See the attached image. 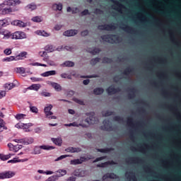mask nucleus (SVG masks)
<instances>
[{"mask_svg":"<svg viewBox=\"0 0 181 181\" xmlns=\"http://www.w3.org/2000/svg\"><path fill=\"white\" fill-rule=\"evenodd\" d=\"M3 35V39H13L15 40L26 39V33L22 31H16L13 33L8 30H4L1 33Z\"/></svg>","mask_w":181,"mask_h":181,"instance_id":"nucleus-1","label":"nucleus"},{"mask_svg":"<svg viewBox=\"0 0 181 181\" xmlns=\"http://www.w3.org/2000/svg\"><path fill=\"white\" fill-rule=\"evenodd\" d=\"M42 149L44 151H52V149H54V148L47 145L36 146L34 147L33 155H40V153H42Z\"/></svg>","mask_w":181,"mask_h":181,"instance_id":"nucleus-2","label":"nucleus"},{"mask_svg":"<svg viewBox=\"0 0 181 181\" xmlns=\"http://www.w3.org/2000/svg\"><path fill=\"white\" fill-rule=\"evenodd\" d=\"M52 108H53V105H48L45 107L44 112L46 115V117L49 118V119H56L57 117L53 115V113L52 112Z\"/></svg>","mask_w":181,"mask_h":181,"instance_id":"nucleus-3","label":"nucleus"},{"mask_svg":"<svg viewBox=\"0 0 181 181\" xmlns=\"http://www.w3.org/2000/svg\"><path fill=\"white\" fill-rule=\"evenodd\" d=\"M22 1L21 0H5L1 5V8H4L5 6H16V5H21Z\"/></svg>","mask_w":181,"mask_h":181,"instance_id":"nucleus-4","label":"nucleus"},{"mask_svg":"<svg viewBox=\"0 0 181 181\" xmlns=\"http://www.w3.org/2000/svg\"><path fill=\"white\" fill-rule=\"evenodd\" d=\"M16 175V173L13 171H6L4 173H0V179L4 180V179H11L13 177Z\"/></svg>","mask_w":181,"mask_h":181,"instance_id":"nucleus-5","label":"nucleus"},{"mask_svg":"<svg viewBox=\"0 0 181 181\" xmlns=\"http://www.w3.org/2000/svg\"><path fill=\"white\" fill-rule=\"evenodd\" d=\"M13 26H17L18 28H26L28 23H25L21 20H14L11 22Z\"/></svg>","mask_w":181,"mask_h":181,"instance_id":"nucleus-6","label":"nucleus"},{"mask_svg":"<svg viewBox=\"0 0 181 181\" xmlns=\"http://www.w3.org/2000/svg\"><path fill=\"white\" fill-rule=\"evenodd\" d=\"M98 29H100V30H115V29H117V27L112 24L103 25H99Z\"/></svg>","mask_w":181,"mask_h":181,"instance_id":"nucleus-7","label":"nucleus"},{"mask_svg":"<svg viewBox=\"0 0 181 181\" xmlns=\"http://www.w3.org/2000/svg\"><path fill=\"white\" fill-rule=\"evenodd\" d=\"M115 35H103L102 36V39L104 42H107L108 43H116L114 39H115Z\"/></svg>","mask_w":181,"mask_h":181,"instance_id":"nucleus-8","label":"nucleus"},{"mask_svg":"<svg viewBox=\"0 0 181 181\" xmlns=\"http://www.w3.org/2000/svg\"><path fill=\"white\" fill-rule=\"evenodd\" d=\"M12 12H15V10H13L12 8H4L0 9V15H8L9 13H12Z\"/></svg>","mask_w":181,"mask_h":181,"instance_id":"nucleus-9","label":"nucleus"},{"mask_svg":"<svg viewBox=\"0 0 181 181\" xmlns=\"http://www.w3.org/2000/svg\"><path fill=\"white\" fill-rule=\"evenodd\" d=\"M83 162H86V158L82 157L81 158L71 160L70 163L71 165H81Z\"/></svg>","mask_w":181,"mask_h":181,"instance_id":"nucleus-10","label":"nucleus"},{"mask_svg":"<svg viewBox=\"0 0 181 181\" xmlns=\"http://www.w3.org/2000/svg\"><path fill=\"white\" fill-rule=\"evenodd\" d=\"M77 33H78V30H69L64 33V36H67V37L75 36V35H77Z\"/></svg>","mask_w":181,"mask_h":181,"instance_id":"nucleus-11","label":"nucleus"},{"mask_svg":"<svg viewBox=\"0 0 181 181\" xmlns=\"http://www.w3.org/2000/svg\"><path fill=\"white\" fill-rule=\"evenodd\" d=\"M48 84L52 86V87H53L56 91H62V86H60V84L52 81H49Z\"/></svg>","mask_w":181,"mask_h":181,"instance_id":"nucleus-12","label":"nucleus"},{"mask_svg":"<svg viewBox=\"0 0 181 181\" xmlns=\"http://www.w3.org/2000/svg\"><path fill=\"white\" fill-rule=\"evenodd\" d=\"M29 158L19 159L18 158H14L12 160H9L8 163H19L21 162H28Z\"/></svg>","mask_w":181,"mask_h":181,"instance_id":"nucleus-13","label":"nucleus"},{"mask_svg":"<svg viewBox=\"0 0 181 181\" xmlns=\"http://www.w3.org/2000/svg\"><path fill=\"white\" fill-rule=\"evenodd\" d=\"M51 141L57 146H62V144H63V140L60 137L52 138Z\"/></svg>","mask_w":181,"mask_h":181,"instance_id":"nucleus-14","label":"nucleus"},{"mask_svg":"<svg viewBox=\"0 0 181 181\" xmlns=\"http://www.w3.org/2000/svg\"><path fill=\"white\" fill-rule=\"evenodd\" d=\"M66 152H69L71 153H78L81 152V148H74V147H69L65 149Z\"/></svg>","mask_w":181,"mask_h":181,"instance_id":"nucleus-15","label":"nucleus"},{"mask_svg":"<svg viewBox=\"0 0 181 181\" xmlns=\"http://www.w3.org/2000/svg\"><path fill=\"white\" fill-rule=\"evenodd\" d=\"M35 140L32 137H28L23 139V145H30L33 144Z\"/></svg>","mask_w":181,"mask_h":181,"instance_id":"nucleus-16","label":"nucleus"},{"mask_svg":"<svg viewBox=\"0 0 181 181\" xmlns=\"http://www.w3.org/2000/svg\"><path fill=\"white\" fill-rule=\"evenodd\" d=\"M57 72L54 70L52 71H47L42 74H41L42 77H49L50 76H56Z\"/></svg>","mask_w":181,"mask_h":181,"instance_id":"nucleus-17","label":"nucleus"},{"mask_svg":"<svg viewBox=\"0 0 181 181\" xmlns=\"http://www.w3.org/2000/svg\"><path fill=\"white\" fill-rule=\"evenodd\" d=\"M119 91V89H117L115 88V87L114 86H110L107 89V94H109L110 95H112V94H115V93H118Z\"/></svg>","mask_w":181,"mask_h":181,"instance_id":"nucleus-18","label":"nucleus"},{"mask_svg":"<svg viewBox=\"0 0 181 181\" xmlns=\"http://www.w3.org/2000/svg\"><path fill=\"white\" fill-rule=\"evenodd\" d=\"M103 124L104 126L102 127L103 129H105V131H110L111 129V123L110 122V120H104Z\"/></svg>","mask_w":181,"mask_h":181,"instance_id":"nucleus-19","label":"nucleus"},{"mask_svg":"<svg viewBox=\"0 0 181 181\" xmlns=\"http://www.w3.org/2000/svg\"><path fill=\"white\" fill-rule=\"evenodd\" d=\"M74 175L75 176H78L79 177H84V176H86V170H76Z\"/></svg>","mask_w":181,"mask_h":181,"instance_id":"nucleus-20","label":"nucleus"},{"mask_svg":"<svg viewBox=\"0 0 181 181\" xmlns=\"http://www.w3.org/2000/svg\"><path fill=\"white\" fill-rule=\"evenodd\" d=\"M9 23H11V21L9 20V18L0 20V26H2V28L8 26Z\"/></svg>","mask_w":181,"mask_h":181,"instance_id":"nucleus-21","label":"nucleus"},{"mask_svg":"<svg viewBox=\"0 0 181 181\" xmlns=\"http://www.w3.org/2000/svg\"><path fill=\"white\" fill-rule=\"evenodd\" d=\"M28 54V52H22L20 54H18V55H16V61L18 60H23V59L25 57H26V55Z\"/></svg>","mask_w":181,"mask_h":181,"instance_id":"nucleus-22","label":"nucleus"},{"mask_svg":"<svg viewBox=\"0 0 181 181\" xmlns=\"http://www.w3.org/2000/svg\"><path fill=\"white\" fill-rule=\"evenodd\" d=\"M39 56H40V57H43L42 60L44 62H47V60H49V57L47 56V52L46 51L40 52Z\"/></svg>","mask_w":181,"mask_h":181,"instance_id":"nucleus-23","label":"nucleus"},{"mask_svg":"<svg viewBox=\"0 0 181 181\" xmlns=\"http://www.w3.org/2000/svg\"><path fill=\"white\" fill-rule=\"evenodd\" d=\"M30 127H33V124L32 123H28V124H24L23 123V129H24L25 132H30Z\"/></svg>","mask_w":181,"mask_h":181,"instance_id":"nucleus-24","label":"nucleus"},{"mask_svg":"<svg viewBox=\"0 0 181 181\" xmlns=\"http://www.w3.org/2000/svg\"><path fill=\"white\" fill-rule=\"evenodd\" d=\"M40 84H33L31 86H30L27 90H34V91H39V90L40 89Z\"/></svg>","mask_w":181,"mask_h":181,"instance_id":"nucleus-25","label":"nucleus"},{"mask_svg":"<svg viewBox=\"0 0 181 181\" xmlns=\"http://www.w3.org/2000/svg\"><path fill=\"white\" fill-rule=\"evenodd\" d=\"M85 122L89 124H97V120H95V117L93 115L90 118L86 119Z\"/></svg>","mask_w":181,"mask_h":181,"instance_id":"nucleus-26","label":"nucleus"},{"mask_svg":"<svg viewBox=\"0 0 181 181\" xmlns=\"http://www.w3.org/2000/svg\"><path fill=\"white\" fill-rule=\"evenodd\" d=\"M36 33L37 35H39L40 36H44L45 37H49V36H50V33L45 30H37Z\"/></svg>","mask_w":181,"mask_h":181,"instance_id":"nucleus-27","label":"nucleus"},{"mask_svg":"<svg viewBox=\"0 0 181 181\" xmlns=\"http://www.w3.org/2000/svg\"><path fill=\"white\" fill-rule=\"evenodd\" d=\"M125 176L127 179V180H136L135 175L132 173H126Z\"/></svg>","mask_w":181,"mask_h":181,"instance_id":"nucleus-28","label":"nucleus"},{"mask_svg":"<svg viewBox=\"0 0 181 181\" xmlns=\"http://www.w3.org/2000/svg\"><path fill=\"white\" fill-rule=\"evenodd\" d=\"M14 71L20 74H25V73H26V69L23 67H17L14 69Z\"/></svg>","mask_w":181,"mask_h":181,"instance_id":"nucleus-29","label":"nucleus"},{"mask_svg":"<svg viewBox=\"0 0 181 181\" xmlns=\"http://www.w3.org/2000/svg\"><path fill=\"white\" fill-rule=\"evenodd\" d=\"M29 104V108H30V111L31 112H33L34 114H37V112H39V109H37L35 106L32 105V103H28Z\"/></svg>","mask_w":181,"mask_h":181,"instance_id":"nucleus-30","label":"nucleus"},{"mask_svg":"<svg viewBox=\"0 0 181 181\" xmlns=\"http://www.w3.org/2000/svg\"><path fill=\"white\" fill-rule=\"evenodd\" d=\"M16 86L15 85V83H6L4 84V88L5 90H12V88H15Z\"/></svg>","mask_w":181,"mask_h":181,"instance_id":"nucleus-31","label":"nucleus"},{"mask_svg":"<svg viewBox=\"0 0 181 181\" xmlns=\"http://www.w3.org/2000/svg\"><path fill=\"white\" fill-rule=\"evenodd\" d=\"M52 9L54 11H62L63 9V5L62 4H55L52 6Z\"/></svg>","mask_w":181,"mask_h":181,"instance_id":"nucleus-32","label":"nucleus"},{"mask_svg":"<svg viewBox=\"0 0 181 181\" xmlns=\"http://www.w3.org/2000/svg\"><path fill=\"white\" fill-rule=\"evenodd\" d=\"M65 127H86L81 124H78L76 122H74L72 123H69V124H64Z\"/></svg>","mask_w":181,"mask_h":181,"instance_id":"nucleus-33","label":"nucleus"},{"mask_svg":"<svg viewBox=\"0 0 181 181\" xmlns=\"http://www.w3.org/2000/svg\"><path fill=\"white\" fill-rule=\"evenodd\" d=\"M14 154H8L4 155L0 153V159L1 160H8V159L11 158V156H13Z\"/></svg>","mask_w":181,"mask_h":181,"instance_id":"nucleus-34","label":"nucleus"},{"mask_svg":"<svg viewBox=\"0 0 181 181\" xmlns=\"http://www.w3.org/2000/svg\"><path fill=\"white\" fill-rule=\"evenodd\" d=\"M107 177H109L110 179H117V175L114 173L106 174L103 177V180H105Z\"/></svg>","mask_w":181,"mask_h":181,"instance_id":"nucleus-35","label":"nucleus"},{"mask_svg":"<svg viewBox=\"0 0 181 181\" xmlns=\"http://www.w3.org/2000/svg\"><path fill=\"white\" fill-rule=\"evenodd\" d=\"M64 67H73L74 66V62L71 61H66L62 64Z\"/></svg>","mask_w":181,"mask_h":181,"instance_id":"nucleus-36","label":"nucleus"},{"mask_svg":"<svg viewBox=\"0 0 181 181\" xmlns=\"http://www.w3.org/2000/svg\"><path fill=\"white\" fill-rule=\"evenodd\" d=\"M88 52H89V53H91V54H97L100 53V49L90 48L88 49Z\"/></svg>","mask_w":181,"mask_h":181,"instance_id":"nucleus-37","label":"nucleus"},{"mask_svg":"<svg viewBox=\"0 0 181 181\" xmlns=\"http://www.w3.org/2000/svg\"><path fill=\"white\" fill-rule=\"evenodd\" d=\"M31 21L39 23L43 21V18L42 16H35L31 18Z\"/></svg>","mask_w":181,"mask_h":181,"instance_id":"nucleus-38","label":"nucleus"},{"mask_svg":"<svg viewBox=\"0 0 181 181\" xmlns=\"http://www.w3.org/2000/svg\"><path fill=\"white\" fill-rule=\"evenodd\" d=\"M37 173H40V175H53V171L38 170Z\"/></svg>","mask_w":181,"mask_h":181,"instance_id":"nucleus-39","label":"nucleus"},{"mask_svg":"<svg viewBox=\"0 0 181 181\" xmlns=\"http://www.w3.org/2000/svg\"><path fill=\"white\" fill-rule=\"evenodd\" d=\"M93 93L96 95H100V94H103V93H104V89H103L102 88H98L93 90Z\"/></svg>","mask_w":181,"mask_h":181,"instance_id":"nucleus-40","label":"nucleus"},{"mask_svg":"<svg viewBox=\"0 0 181 181\" xmlns=\"http://www.w3.org/2000/svg\"><path fill=\"white\" fill-rule=\"evenodd\" d=\"M15 118H16V119H18V120L25 119V118H26V115L25 114H22V113L17 114L15 116Z\"/></svg>","mask_w":181,"mask_h":181,"instance_id":"nucleus-41","label":"nucleus"},{"mask_svg":"<svg viewBox=\"0 0 181 181\" xmlns=\"http://www.w3.org/2000/svg\"><path fill=\"white\" fill-rule=\"evenodd\" d=\"M27 9H29L30 11H35V9H36L37 8V6H36V4L32 3L30 4H28L26 6Z\"/></svg>","mask_w":181,"mask_h":181,"instance_id":"nucleus-42","label":"nucleus"},{"mask_svg":"<svg viewBox=\"0 0 181 181\" xmlns=\"http://www.w3.org/2000/svg\"><path fill=\"white\" fill-rule=\"evenodd\" d=\"M45 50L51 53L52 52H54L56 48L53 45H47L45 47Z\"/></svg>","mask_w":181,"mask_h":181,"instance_id":"nucleus-43","label":"nucleus"},{"mask_svg":"<svg viewBox=\"0 0 181 181\" xmlns=\"http://www.w3.org/2000/svg\"><path fill=\"white\" fill-rule=\"evenodd\" d=\"M57 172V173H59V175H57L58 177H62V176L67 175V171L66 170H59Z\"/></svg>","mask_w":181,"mask_h":181,"instance_id":"nucleus-44","label":"nucleus"},{"mask_svg":"<svg viewBox=\"0 0 181 181\" xmlns=\"http://www.w3.org/2000/svg\"><path fill=\"white\" fill-rule=\"evenodd\" d=\"M16 61L15 56H11L3 59V62H13Z\"/></svg>","mask_w":181,"mask_h":181,"instance_id":"nucleus-45","label":"nucleus"},{"mask_svg":"<svg viewBox=\"0 0 181 181\" xmlns=\"http://www.w3.org/2000/svg\"><path fill=\"white\" fill-rule=\"evenodd\" d=\"M4 53L6 56H9L10 54H12V49L6 48V49H4Z\"/></svg>","mask_w":181,"mask_h":181,"instance_id":"nucleus-46","label":"nucleus"},{"mask_svg":"<svg viewBox=\"0 0 181 181\" xmlns=\"http://www.w3.org/2000/svg\"><path fill=\"white\" fill-rule=\"evenodd\" d=\"M69 155H62L59 157H58L57 159H55V162H59V160H62V159H65V158H69Z\"/></svg>","mask_w":181,"mask_h":181,"instance_id":"nucleus-47","label":"nucleus"},{"mask_svg":"<svg viewBox=\"0 0 181 181\" xmlns=\"http://www.w3.org/2000/svg\"><path fill=\"white\" fill-rule=\"evenodd\" d=\"M47 64H49V66H52L53 67H56L57 66V64H56L54 61L52 60H47Z\"/></svg>","mask_w":181,"mask_h":181,"instance_id":"nucleus-48","label":"nucleus"},{"mask_svg":"<svg viewBox=\"0 0 181 181\" xmlns=\"http://www.w3.org/2000/svg\"><path fill=\"white\" fill-rule=\"evenodd\" d=\"M19 149H22V146H14V147H13V152H18V151H19Z\"/></svg>","mask_w":181,"mask_h":181,"instance_id":"nucleus-49","label":"nucleus"},{"mask_svg":"<svg viewBox=\"0 0 181 181\" xmlns=\"http://www.w3.org/2000/svg\"><path fill=\"white\" fill-rule=\"evenodd\" d=\"M98 62H100V59L99 58H95V59H91V64H97V63H98Z\"/></svg>","mask_w":181,"mask_h":181,"instance_id":"nucleus-50","label":"nucleus"},{"mask_svg":"<svg viewBox=\"0 0 181 181\" xmlns=\"http://www.w3.org/2000/svg\"><path fill=\"white\" fill-rule=\"evenodd\" d=\"M74 101H75V103H77L78 104H80L81 105H83L84 104V102L83 100L78 98H74Z\"/></svg>","mask_w":181,"mask_h":181,"instance_id":"nucleus-51","label":"nucleus"},{"mask_svg":"<svg viewBox=\"0 0 181 181\" xmlns=\"http://www.w3.org/2000/svg\"><path fill=\"white\" fill-rule=\"evenodd\" d=\"M15 127L18 129H23V123H18V124H16Z\"/></svg>","mask_w":181,"mask_h":181,"instance_id":"nucleus-52","label":"nucleus"},{"mask_svg":"<svg viewBox=\"0 0 181 181\" xmlns=\"http://www.w3.org/2000/svg\"><path fill=\"white\" fill-rule=\"evenodd\" d=\"M13 141L17 144H23V139H14Z\"/></svg>","mask_w":181,"mask_h":181,"instance_id":"nucleus-53","label":"nucleus"},{"mask_svg":"<svg viewBox=\"0 0 181 181\" xmlns=\"http://www.w3.org/2000/svg\"><path fill=\"white\" fill-rule=\"evenodd\" d=\"M41 95L42 97H50V93L49 92H42Z\"/></svg>","mask_w":181,"mask_h":181,"instance_id":"nucleus-54","label":"nucleus"},{"mask_svg":"<svg viewBox=\"0 0 181 181\" xmlns=\"http://www.w3.org/2000/svg\"><path fill=\"white\" fill-rule=\"evenodd\" d=\"M103 117H110V115H112V112L107 111V112L103 113Z\"/></svg>","mask_w":181,"mask_h":181,"instance_id":"nucleus-55","label":"nucleus"},{"mask_svg":"<svg viewBox=\"0 0 181 181\" xmlns=\"http://www.w3.org/2000/svg\"><path fill=\"white\" fill-rule=\"evenodd\" d=\"M5 95H6V92L5 90H1L0 92V100H1V98H4V97H5Z\"/></svg>","mask_w":181,"mask_h":181,"instance_id":"nucleus-56","label":"nucleus"},{"mask_svg":"<svg viewBox=\"0 0 181 181\" xmlns=\"http://www.w3.org/2000/svg\"><path fill=\"white\" fill-rule=\"evenodd\" d=\"M62 25H56L54 27V30H60V29H62Z\"/></svg>","mask_w":181,"mask_h":181,"instance_id":"nucleus-57","label":"nucleus"},{"mask_svg":"<svg viewBox=\"0 0 181 181\" xmlns=\"http://www.w3.org/2000/svg\"><path fill=\"white\" fill-rule=\"evenodd\" d=\"M107 165H108V163H104L98 164V168H105V166H107Z\"/></svg>","mask_w":181,"mask_h":181,"instance_id":"nucleus-58","label":"nucleus"},{"mask_svg":"<svg viewBox=\"0 0 181 181\" xmlns=\"http://www.w3.org/2000/svg\"><path fill=\"white\" fill-rule=\"evenodd\" d=\"M105 157H99L97 158L94 161L93 163H95V162H100V160H103V159H105Z\"/></svg>","mask_w":181,"mask_h":181,"instance_id":"nucleus-59","label":"nucleus"},{"mask_svg":"<svg viewBox=\"0 0 181 181\" xmlns=\"http://www.w3.org/2000/svg\"><path fill=\"white\" fill-rule=\"evenodd\" d=\"M88 35V30H86L81 32V36H87Z\"/></svg>","mask_w":181,"mask_h":181,"instance_id":"nucleus-60","label":"nucleus"},{"mask_svg":"<svg viewBox=\"0 0 181 181\" xmlns=\"http://www.w3.org/2000/svg\"><path fill=\"white\" fill-rule=\"evenodd\" d=\"M6 123L5 121H4V119L0 118V126L5 127Z\"/></svg>","mask_w":181,"mask_h":181,"instance_id":"nucleus-61","label":"nucleus"},{"mask_svg":"<svg viewBox=\"0 0 181 181\" xmlns=\"http://www.w3.org/2000/svg\"><path fill=\"white\" fill-rule=\"evenodd\" d=\"M14 146H13V144H12V143L8 144V147L9 148L10 151H13Z\"/></svg>","mask_w":181,"mask_h":181,"instance_id":"nucleus-62","label":"nucleus"},{"mask_svg":"<svg viewBox=\"0 0 181 181\" xmlns=\"http://www.w3.org/2000/svg\"><path fill=\"white\" fill-rule=\"evenodd\" d=\"M111 62V59L108 58H104L103 62V63H110Z\"/></svg>","mask_w":181,"mask_h":181,"instance_id":"nucleus-63","label":"nucleus"},{"mask_svg":"<svg viewBox=\"0 0 181 181\" xmlns=\"http://www.w3.org/2000/svg\"><path fill=\"white\" fill-rule=\"evenodd\" d=\"M95 13L101 15V13H103V11L100 10V9H96L95 11Z\"/></svg>","mask_w":181,"mask_h":181,"instance_id":"nucleus-64","label":"nucleus"}]
</instances>
